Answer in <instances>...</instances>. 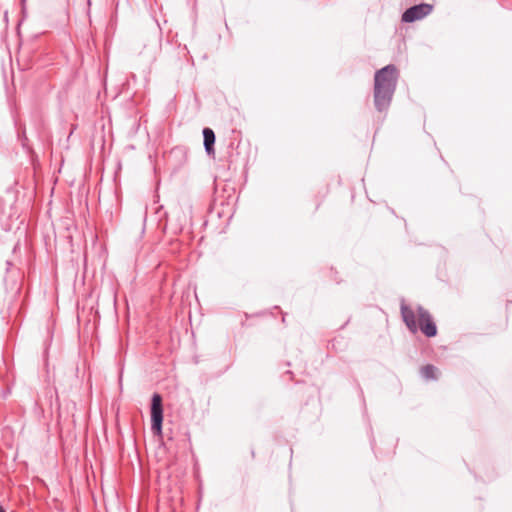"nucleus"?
Masks as SVG:
<instances>
[{"label":"nucleus","mask_w":512,"mask_h":512,"mask_svg":"<svg viewBox=\"0 0 512 512\" xmlns=\"http://www.w3.org/2000/svg\"><path fill=\"white\" fill-rule=\"evenodd\" d=\"M397 84V69L390 64L376 71L374 76V105L382 112L391 103Z\"/></svg>","instance_id":"1"},{"label":"nucleus","mask_w":512,"mask_h":512,"mask_svg":"<svg viewBox=\"0 0 512 512\" xmlns=\"http://www.w3.org/2000/svg\"><path fill=\"white\" fill-rule=\"evenodd\" d=\"M163 404L162 396L154 393L151 398V430L154 435L162 434Z\"/></svg>","instance_id":"2"},{"label":"nucleus","mask_w":512,"mask_h":512,"mask_svg":"<svg viewBox=\"0 0 512 512\" xmlns=\"http://www.w3.org/2000/svg\"><path fill=\"white\" fill-rule=\"evenodd\" d=\"M418 328L427 337H434L437 334V327L433 318L428 312L422 309H418Z\"/></svg>","instance_id":"3"},{"label":"nucleus","mask_w":512,"mask_h":512,"mask_svg":"<svg viewBox=\"0 0 512 512\" xmlns=\"http://www.w3.org/2000/svg\"><path fill=\"white\" fill-rule=\"evenodd\" d=\"M402 319L412 333H416V319L414 312L406 305L405 300H401Z\"/></svg>","instance_id":"4"},{"label":"nucleus","mask_w":512,"mask_h":512,"mask_svg":"<svg viewBox=\"0 0 512 512\" xmlns=\"http://www.w3.org/2000/svg\"><path fill=\"white\" fill-rule=\"evenodd\" d=\"M203 138H204V148L208 155H213L215 153L214 144H215V133L211 128L203 129Z\"/></svg>","instance_id":"5"},{"label":"nucleus","mask_w":512,"mask_h":512,"mask_svg":"<svg viewBox=\"0 0 512 512\" xmlns=\"http://www.w3.org/2000/svg\"><path fill=\"white\" fill-rule=\"evenodd\" d=\"M422 375L427 379H436L438 370L432 365H426L421 370Z\"/></svg>","instance_id":"6"},{"label":"nucleus","mask_w":512,"mask_h":512,"mask_svg":"<svg viewBox=\"0 0 512 512\" xmlns=\"http://www.w3.org/2000/svg\"><path fill=\"white\" fill-rule=\"evenodd\" d=\"M403 22H414L416 21V5L408 8L402 15Z\"/></svg>","instance_id":"7"},{"label":"nucleus","mask_w":512,"mask_h":512,"mask_svg":"<svg viewBox=\"0 0 512 512\" xmlns=\"http://www.w3.org/2000/svg\"><path fill=\"white\" fill-rule=\"evenodd\" d=\"M433 7L429 4L418 5V20L431 13Z\"/></svg>","instance_id":"8"},{"label":"nucleus","mask_w":512,"mask_h":512,"mask_svg":"<svg viewBox=\"0 0 512 512\" xmlns=\"http://www.w3.org/2000/svg\"><path fill=\"white\" fill-rule=\"evenodd\" d=\"M0 512H6L3 506L0 505Z\"/></svg>","instance_id":"9"},{"label":"nucleus","mask_w":512,"mask_h":512,"mask_svg":"<svg viewBox=\"0 0 512 512\" xmlns=\"http://www.w3.org/2000/svg\"><path fill=\"white\" fill-rule=\"evenodd\" d=\"M251 454H252V457L254 458L255 457V452L252 451Z\"/></svg>","instance_id":"10"},{"label":"nucleus","mask_w":512,"mask_h":512,"mask_svg":"<svg viewBox=\"0 0 512 512\" xmlns=\"http://www.w3.org/2000/svg\"><path fill=\"white\" fill-rule=\"evenodd\" d=\"M90 5H91V1H90V0H88V6H90Z\"/></svg>","instance_id":"11"}]
</instances>
